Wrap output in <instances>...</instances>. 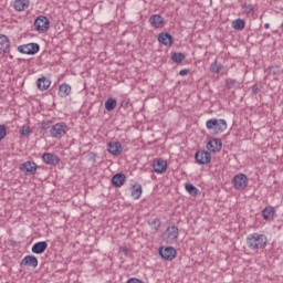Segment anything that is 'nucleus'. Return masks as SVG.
<instances>
[{"instance_id":"obj_23","label":"nucleus","mask_w":283,"mask_h":283,"mask_svg":"<svg viewBox=\"0 0 283 283\" xmlns=\"http://www.w3.org/2000/svg\"><path fill=\"white\" fill-rule=\"evenodd\" d=\"M70 92H72V86H70L69 84L60 85L59 95L62 98H65L66 96H70Z\"/></svg>"},{"instance_id":"obj_21","label":"nucleus","mask_w":283,"mask_h":283,"mask_svg":"<svg viewBox=\"0 0 283 283\" xmlns=\"http://www.w3.org/2000/svg\"><path fill=\"white\" fill-rule=\"evenodd\" d=\"M263 220H273L275 216V208L269 206L262 210Z\"/></svg>"},{"instance_id":"obj_31","label":"nucleus","mask_w":283,"mask_h":283,"mask_svg":"<svg viewBox=\"0 0 283 283\" xmlns=\"http://www.w3.org/2000/svg\"><path fill=\"white\" fill-rule=\"evenodd\" d=\"M235 85H238V82L235 80H233V78L226 80L227 90H233V87H235Z\"/></svg>"},{"instance_id":"obj_5","label":"nucleus","mask_w":283,"mask_h":283,"mask_svg":"<svg viewBox=\"0 0 283 283\" xmlns=\"http://www.w3.org/2000/svg\"><path fill=\"white\" fill-rule=\"evenodd\" d=\"M34 28L38 32H48L50 30V19L45 15H40L34 21Z\"/></svg>"},{"instance_id":"obj_34","label":"nucleus","mask_w":283,"mask_h":283,"mask_svg":"<svg viewBox=\"0 0 283 283\" xmlns=\"http://www.w3.org/2000/svg\"><path fill=\"white\" fill-rule=\"evenodd\" d=\"M8 135V128L6 125H0V140H3L6 136Z\"/></svg>"},{"instance_id":"obj_41","label":"nucleus","mask_w":283,"mask_h":283,"mask_svg":"<svg viewBox=\"0 0 283 283\" xmlns=\"http://www.w3.org/2000/svg\"><path fill=\"white\" fill-rule=\"evenodd\" d=\"M119 251H120V253H124L125 255H127V253H128L127 247H120Z\"/></svg>"},{"instance_id":"obj_24","label":"nucleus","mask_w":283,"mask_h":283,"mask_svg":"<svg viewBox=\"0 0 283 283\" xmlns=\"http://www.w3.org/2000/svg\"><path fill=\"white\" fill-rule=\"evenodd\" d=\"M116 105H117L116 99L109 97V98L105 102V109H106V112H114V109H116Z\"/></svg>"},{"instance_id":"obj_10","label":"nucleus","mask_w":283,"mask_h":283,"mask_svg":"<svg viewBox=\"0 0 283 283\" xmlns=\"http://www.w3.org/2000/svg\"><path fill=\"white\" fill-rule=\"evenodd\" d=\"M159 255L164 259V260H168L171 261L174 260V258H176L177 252L176 249L168 247V248H159Z\"/></svg>"},{"instance_id":"obj_33","label":"nucleus","mask_w":283,"mask_h":283,"mask_svg":"<svg viewBox=\"0 0 283 283\" xmlns=\"http://www.w3.org/2000/svg\"><path fill=\"white\" fill-rule=\"evenodd\" d=\"M242 9H243V12H244L245 14H253V4H247V3H244V4L242 6Z\"/></svg>"},{"instance_id":"obj_2","label":"nucleus","mask_w":283,"mask_h":283,"mask_svg":"<svg viewBox=\"0 0 283 283\" xmlns=\"http://www.w3.org/2000/svg\"><path fill=\"white\" fill-rule=\"evenodd\" d=\"M206 127L210 132V134H222V132H227V120L211 118L207 120Z\"/></svg>"},{"instance_id":"obj_3","label":"nucleus","mask_w":283,"mask_h":283,"mask_svg":"<svg viewBox=\"0 0 283 283\" xmlns=\"http://www.w3.org/2000/svg\"><path fill=\"white\" fill-rule=\"evenodd\" d=\"M50 134L52 138H63V136L67 134V124L62 122L53 125L50 129Z\"/></svg>"},{"instance_id":"obj_36","label":"nucleus","mask_w":283,"mask_h":283,"mask_svg":"<svg viewBox=\"0 0 283 283\" xmlns=\"http://www.w3.org/2000/svg\"><path fill=\"white\" fill-rule=\"evenodd\" d=\"M269 74H272V76H277V74H280V69L277 66H271L269 69Z\"/></svg>"},{"instance_id":"obj_14","label":"nucleus","mask_w":283,"mask_h":283,"mask_svg":"<svg viewBox=\"0 0 283 283\" xmlns=\"http://www.w3.org/2000/svg\"><path fill=\"white\" fill-rule=\"evenodd\" d=\"M153 168L156 174H165V171H167V161L164 159H157L154 161Z\"/></svg>"},{"instance_id":"obj_9","label":"nucleus","mask_w":283,"mask_h":283,"mask_svg":"<svg viewBox=\"0 0 283 283\" xmlns=\"http://www.w3.org/2000/svg\"><path fill=\"white\" fill-rule=\"evenodd\" d=\"M207 149L212 151V154H218L222 150V140L218 138L210 139L207 143Z\"/></svg>"},{"instance_id":"obj_32","label":"nucleus","mask_w":283,"mask_h":283,"mask_svg":"<svg viewBox=\"0 0 283 283\" xmlns=\"http://www.w3.org/2000/svg\"><path fill=\"white\" fill-rule=\"evenodd\" d=\"M151 229H154V231H158V229H160V219H153L149 222Z\"/></svg>"},{"instance_id":"obj_19","label":"nucleus","mask_w":283,"mask_h":283,"mask_svg":"<svg viewBox=\"0 0 283 283\" xmlns=\"http://www.w3.org/2000/svg\"><path fill=\"white\" fill-rule=\"evenodd\" d=\"M13 8L17 12H23V10H28V8H30V0H15Z\"/></svg>"},{"instance_id":"obj_35","label":"nucleus","mask_w":283,"mask_h":283,"mask_svg":"<svg viewBox=\"0 0 283 283\" xmlns=\"http://www.w3.org/2000/svg\"><path fill=\"white\" fill-rule=\"evenodd\" d=\"M52 127V120H44L41 123V129H44V132H48Z\"/></svg>"},{"instance_id":"obj_13","label":"nucleus","mask_w":283,"mask_h":283,"mask_svg":"<svg viewBox=\"0 0 283 283\" xmlns=\"http://www.w3.org/2000/svg\"><path fill=\"white\" fill-rule=\"evenodd\" d=\"M158 42L161 43V45L171 48V45H174V36H171L169 33H159Z\"/></svg>"},{"instance_id":"obj_39","label":"nucleus","mask_w":283,"mask_h":283,"mask_svg":"<svg viewBox=\"0 0 283 283\" xmlns=\"http://www.w3.org/2000/svg\"><path fill=\"white\" fill-rule=\"evenodd\" d=\"M186 59V55L185 53H178V64L180 65L182 63V61H185Z\"/></svg>"},{"instance_id":"obj_38","label":"nucleus","mask_w":283,"mask_h":283,"mask_svg":"<svg viewBox=\"0 0 283 283\" xmlns=\"http://www.w3.org/2000/svg\"><path fill=\"white\" fill-rule=\"evenodd\" d=\"M120 107H124V109H127V107H129V99H123L120 102Z\"/></svg>"},{"instance_id":"obj_8","label":"nucleus","mask_w":283,"mask_h":283,"mask_svg":"<svg viewBox=\"0 0 283 283\" xmlns=\"http://www.w3.org/2000/svg\"><path fill=\"white\" fill-rule=\"evenodd\" d=\"M42 160L45 165H51L52 167H56L61 163V158L52 153H44L42 155Z\"/></svg>"},{"instance_id":"obj_16","label":"nucleus","mask_w":283,"mask_h":283,"mask_svg":"<svg viewBox=\"0 0 283 283\" xmlns=\"http://www.w3.org/2000/svg\"><path fill=\"white\" fill-rule=\"evenodd\" d=\"M108 151L113 156H120V154L123 151V145L120 144V142L109 143L108 144Z\"/></svg>"},{"instance_id":"obj_28","label":"nucleus","mask_w":283,"mask_h":283,"mask_svg":"<svg viewBox=\"0 0 283 283\" xmlns=\"http://www.w3.org/2000/svg\"><path fill=\"white\" fill-rule=\"evenodd\" d=\"M247 23L244 22L243 19H237L232 22V27L234 30H244V27Z\"/></svg>"},{"instance_id":"obj_17","label":"nucleus","mask_w":283,"mask_h":283,"mask_svg":"<svg viewBox=\"0 0 283 283\" xmlns=\"http://www.w3.org/2000/svg\"><path fill=\"white\" fill-rule=\"evenodd\" d=\"M149 23L153 28H163L165 25V19L160 14H154L149 18Z\"/></svg>"},{"instance_id":"obj_44","label":"nucleus","mask_w":283,"mask_h":283,"mask_svg":"<svg viewBox=\"0 0 283 283\" xmlns=\"http://www.w3.org/2000/svg\"><path fill=\"white\" fill-rule=\"evenodd\" d=\"M264 28H265V30H269L270 24H269V23H265V24H264Z\"/></svg>"},{"instance_id":"obj_26","label":"nucleus","mask_w":283,"mask_h":283,"mask_svg":"<svg viewBox=\"0 0 283 283\" xmlns=\"http://www.w3.org/2000/svg\"><path fill=\"white\" fill-rule=\"evenodd\" d=\"M166 234H167V238H169V240H176V238H178V228L176 227L168 228L166 230Z\"/></svg>"},{"instance_id":"obj_25","label":"nucleus","mask_w":283,"mask_h":283,"mask_svg":"<svg viewBox=\"0 0 283 283\" xmlns=\"http://www.w3.org/2000/svg\"><path fill=\"white\" fill-rule=\"evenodd\" d=\"M132 196L133 198H135V200H138V198L143 196V186L142 185L133 186Z\"/></svg>"},{"instance_id":"obj_12","label":"nucleus","mask_w":283,"mask_h":283,"mask_svg":"<svg viewBox=\"0 0 283 283\" xmlns=\"http://www.w3.org/2000/svg\"><path fill=\"white\" fill-rule=\"evenodd\" d=\"M21 171H25L29 176H34L36 174V165L34 161H25L20 166Z\"/></svg>"},{"instance_id":"obj_7","label":"nucleus","mask_w":283,"mask_h":283,"mask_svg":"<svg viewBox=\"0 0 283 283\" xmlns=\"http://www.w3.org/2000/svg\"><path fill=\"white\" fill-rule=\"evenodd\" d=\"M195 159L198 165H209L211 163V154L207 150H198L195 154Z\"/></svg>"},{"instance_id":"obj_29","label":"nucleus","mask_w":283,"mask_h":283,"mask_svg":"<svg viewBox=\"0 0 283 283\" xmlns=\"http://www.w3.org/2000/svg\"><path fill=\"white\" fill-rule=\"evenodd\" d=\"M186 191H188L190 196H198V188L192 184H186Z\"/></svg>"},{"instance_id":"obj_42","label":"nucleus","mask_w":283,"mask_h":283,"mask_svg":"<svg viewBox=\"0 0 283 283\" xmlns=\"http://www.w3.org/2000/svg\"><path fill=\"white\" fill-rule=\"evenodd\" d=\"M127 283H143V282L140 280H138V279H129L127 281Z\"/></svg>"},{"instance_id":"obj_11","label":"nucleus","mask_w":283,"mask_h":283,"mask_svg":"<svg viewBox=\"0 0 283 283\" xmlns=\"http://www.w3.org/2000/svg\"><path fill=\"white\" fill-rule=\"evenodd\" d=\"M20 266H31L32 269H36L39 266V260L34 255H27L20 262Z\"/></svg>"},{"instance_id":"obj_20","label":"nucleus","mask_w":283,"mask_h":283,"mask_svg":"<svg viewBox=\"0 0 283 283\" xmlns=\"http://www.w3.org/2000/svg\"><path fill=\"white\" fill-rule=\"evenodd\" d=\"M10 50V40L3 35L0 34V54H6Z\"/></svg>"},{"instance_id":"obj_15","label":"nucleus","mask_w":283,"mask_h":283,"mask_svg":"<svg viewBox=\"0 0 283 283\" xmlns=\"http://www.w3.org/2000/svg\"><path fill=\"white\" fill-rule=\"evenodd\" d=\"M46 250H48V242L45 241L36 242L31 248L32 253H35L38 255L45 253Z\"/></svg>"},{"instance_id":"obj_4","label":"nucleus","mask_w":283,"mask_h":283,"mask_svg":"<svg viewBox=\"0 0 283 283\" xmlns=\"http://www.w3.org/2000/svg\"><path fill=\"white\" fill-rule=\"evenodd\" d=\"M232 184L238 191H244L249 185V178L244 174H239L233 177Z\"/></svg>"},{"instance_id":"obj_43","label":"nucleus","mask_w":283,"mask_h":283,"mask_svg":"<svg viewBox=\"0 0 283 283\" xmlns=\"http://www.w3.org/2000/svg\"><path fill=\"white\" fill-rule=\"evenodd\" d=\"M172 61H174L175 63H178V53H174V54H172Z\"/></svg>"},{"instance_id":"obj_40","label":"nucleus","mask_w":283,"mask_h":283,"mask_svg":"<svg viewBox=\"0 0 283 283\" xmlns=\"http://www.w3.org/2000/svg\"><path fill=\"white\" fill-rule=\"evenodd\" d=\"M252 92H253V94H258L260 92V86H258V84H254L252 86Z\"/></svg>"},{"instance_id":"obj_27","label":"nucleus","mask_w":283,"mask_h":283,"mask_svg":"<svg viewBox=\"0 0 283 283\" xmlns=\"http://www.w3.org/2000/svg\"><path fill=\"white\" fill-rule=\"evenodd\" d=\"M222 64H218V60H216L211 65H210V72L213 74H220L222 72Z\"/></svg>"},{"instance_id":"obj_22","label":"nucleus","mask_w":283,"mask_h":283,"mask_svg":"<svg viewBox=\"0 0 283 283\" xmlns=\"http://www.w3.org/2000/svg\"><path fill=\"white\" fill-rule=\"evenodd\" d=\"M50 85H52V82H50V80H48L46 77L38 78V88L41 92H45V90H48Z\"/></svg>"},{"instance_id":"obj_1","label":"nucleus","mask_w":283,"mask_h":283,"mask_svg":"<svg viewBox=\"0 0 283 283\" xmlns=\"http://www.w3.org/2000/svg\"><path fill=\"white\" fill-rule=\"evenodd\" d=\"M245 242L248 249L251 251H260V249H264L266 247L269 239L264 234L254 232L247 237Z\"/></svg>"},{"instance_id":"obj_30","label":"nucleus","mask_w":283,"mask_h":283,"mask_svg":"<svg viewBox=\"0 0 283 283\" xmlns=\"http://www.w3.org/2000/svg\"><path fill=\"white\" fill-rule=\"evenodd\" d=\"M30 134H32V128H30V126L28 125H23L20 129V136H30Z\"/></svg>"},{"instance_id":"obj_37","label":"nucleus","mask_w":283,"mask_h":283,"mask_svg":"<svg viewBox=\"0 0 283 283\" xmlns=\"http://www.w3.org/2000/svg\"><path fill=\"white\" fill-rule=\"evenodd\" d=\"M188 74H191V69H182L179 71V76H188Z\"/></svg>"},{"instance_id":"obj_18","label":"nucleus","mask_w":283,"mask_h":283,"mask_svg":"<svg viewBox=\"0 0 283 283\" xmlns=\"http://www.w3.org/2000/svg\"><path fill=\"white\" fill-rule=\"evenodd\" d=\"M125 180H127V177L125 176V174L119 172L113 176L112 185L114 187H123V185H125Z\"/></svg>"},{"instance_id":"obj_6","label":"nucleus","mask_w":283,"mask_h":283,"mask_svg":"<svg viewBox=\"0 0 283 283\" xmlns=\"http://www.w3.org/2000/svg\"><path fill=\"white\" fill-rule=\"evenodd\" d=\"M39 50H41V46H39L38 43H29L18 46V52L21 54L34 55L39 52Z\"/></svg>"}]
</instances>
